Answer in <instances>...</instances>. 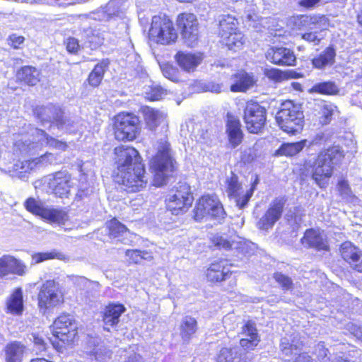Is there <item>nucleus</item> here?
Returning a JSON list of instances; mask_svg holds the SVG:
<instances>
[{
	"label": "nucleus",
	"instance_id": "f257e3e1",
	"mask_svg": "<svg viewBox=\"0 0 362 362\" xmlns=\"http://www.w3.org/2000/svg\"><path fill=\"white\" fill-rule=\"evenodd\" d=\"M117 156V173L116 182L125 187V190L136 192L146 187L148 177L139 152L130 146L115 148Z\"/></svg>",
	"mask_w": 362,
	"mask_h": 362
},
{
	"label": "nucleus",
	"instance_id": "f03ea898",
	"mask_svg": "<svg viewBox=\"0 0 362 362\" xmlns=\"http://www.w3.org/2000/svg\"><path fill=\"white\" fill-rule=\"evenodd\" d=\"M156 149V153L151 158L149 165L153 174V185L160 187L165 184L168 177L175 170L176 162L166 137L157 141Z\"/></svg>",
	"mask_w": 362,
	"mask_h": 362
},
{
	"label": "nucleus",
	"instance_id": "7ed1b4c3",
	"mask_svg": "<svg viewBox=\"0 0 362 362\" xmlns=\"http://www.w3.org/2000/svg\"><path fill=\"white\" fill-rule=\"evenodd\" d=\"M43 146L61 151H65L68 148L66 142L49 136L42 129L31 127L27 134L22 135L15 142L14 151L23 155H34Z\"/></svg>",
	"mask_w": 362,
	"mask_h": 362
},
{
	"label": "nucleus",
	"instance_id": "20e7f679",
	"mask_svg": "<svg viewBox=\"0 0 362 362\" xmlns=\"http://www.w3.org/2000/svg\"><path fill=\"white\" fill-rule=\"evenodd\" d=\"M341 154L337 147L320 152L313 161L305 162V168H312V177L320 187H325L327 180L332 177L334 161L339 160Z\"/></svg>",
	"mask_w": 362,
	"mask_h": 362
},
{
	"label": "nucleus",
	"instance_id": "39448f33",
	"mask_svg": "<svg viewBox=\"0 0 362 362\" xmlns=\"http://www.w3.org/2000/svg\"><path fill=\"white\" fill-rule=\"evenodd\" d=\"M304 115L301 106L288 100L282 104L276 116L279 127L285 132L295 134L302 130Z\"/></svg>",
	"mask_w": 362,
	"mask_h": 362
},
{
	"label": "nucleus",
	"instance_id": "423d86ee",
	"mask_svg": "<svg viewBox=\"0 0 362 362\" xmlns=\"http://www.w3.org/2000/svg\"><path fill=\"white\" fill-rule=\"evenodd\" d=\"M148 36L151 41L168 45L176 42L178 33L173 22L168 16L158 15L152 18Z\"/></svg>",
	"mask_w": 362,
	"mask_h": 362
},
{
	"label": "nucleus",
	"instance_id": "0eeeda50",
	"mask_svg": "<svg viewBox=\"0 0 362 362\" xmlns=\"http://www.w3.org/2000/svg\"><path fill=\"white\" fill-rule=\"evenodd\" d=\"M194 214L196 221H200L204 218H209L219 223L226 216L222 203L215 194H206L200 197L196 204Z\"/></svg>",
	"mask_w": 362,
	"mask_h": 362
},
{
	"label": "nucleus",
	"instance_id": "6e6552de",
	"mask_svg": "<svg viewBox=\"0 0 362 362\" xmlns=\"http://www.w3.org/2000/svg\"><path fill=\"white\" fill-rule=\"evenodd\" d=\"M53 336L63 344H71L77 336V325L74 317L70 315H62L53 322L52 326ZM52 345L59 349L62 346L56 340L50 339Z\"/></svg>",
	"mask_w": 362,
	"mask_h": 362
},
{
	"label": "nucleus",
	"instance_id": "1a4fd4ad",
	"mask_svg": "<svg viewBox=\"0 0 362 362\" xmlns=\"http://www.w3.org/2000/svg\"><path fill=\"white\" fill-rule=\"evenodd\" d=\"M192 202L191 188L186 182H179L170 191L165 199L168 210L175 215L187 211Z\"/></svg>",
	"mask_w": 362,
	"mask_h": 362
},
{
	"label": "nucleus",
	"instance_id": "9d476101",
	"mask_svg": "<svg viewBox=\"0 0 362 362\" xmlns=\"http://www.w3.org/2000/svg\"><path fill=\"white\" fill-rule=\"evenodd\" d=\"M139 117L129 112H121L115 119V136L118 141H133L139 134Z\"/></svg>",
	"mask_w": 362,
	"mask_h": 362
},
{
	"label": "nucleus",
	"instance_id": "9b49d317",
	"mask_svg": "<svg viewBox=\"0 0 362 362\" xmlns=\"http://www.w3.org/2000/svg\"><path fill=\"white\" fill-rule=\"evenodd\" d=\"M35 113L43 124L45 122L50 123L51 129H54L57 127L59 130L69 133L75 131L71 128L73 125L69 119L64 118L62 110L54 105H49L40 107L36 109Z\"/></svg>",
	"mask_w": 362,
	"mask_h": 362
},
{
	"label": "nucleus",
	"instance_id": "f8f14e48",
	"mask_svg": "<svg viewBox=\"0 0 362 362\" xmlns=\"http://www.w3.org/2000/svg\"><path fill=\"white\" fill-rule=\"evenodd\" d=\"M45 184H47L49 192L61 198L68 197L76 185L75 180L66 171H59L48 175L45 178Z\"/></svg>",
	"mask_w": 362,
	"mask_h": 362
},
{
	"label": "nucleus",
	"instance_id": "ddd939ff",
	"mask_svg": "<svg viewBox=\"0 0 362 362\" xmlns=\"http://www.w3.org/2000/svg\"><path fill=\"white\" fill-rule=\"evenodd\" d=\"M244 119L247 130L252 134H257L265 124L266 109L257 102L249 101L244 110Z\"/></svg>",
	"mask_w": 362,
	"mask_h": 362
},
{
	"label": "nucleus",
	"instance_id": "4468645a",
	"mask_svg": "<svg viewBox=\"0 0 362 362\" xmlns=\"http://www.w3.org/2000/svg\"><path fill=\"white\" fill-rule=\"evenodd\" d=\"M176 23L185 44L194 47L199 37V23L196 16L191 13H180L177 17Z\"/></svg>",
	"mask_w": 362,
	"mask_h": 362
},
{
	"label": "nucleus",
	"instance_id": "2eb2a0df",
	"mask_svg": "<svg viewBox=\"0 0 362 362\" xmlns=\"http://www.w3.org/2000/svg\"><path fill=\"white\" fill-rule=\"evenodd\" d=\"M64 302L63 294L58 284L49 280L44 283L38 294V305L40 309L54 308Z\"/></svg>",
	"mask_w": 362,
	"mask_h": 362
},
{
	"label": "nucleus",
	"instance_id": "dca6fc26",
	"mask_svg": "<svg viewBox=\"0 0 362 362\" xmlns=\"http://www.w3.org/2000/svg\"><path fill=\"white\" fill-rule=\"evenodd\" d=\"M256 185L257 182H255L250 189L245 191L239 183L238 177L233 174L226 179V192L228 197L234 199L236 206L242 209L252 196Z\"/></svg>",
	"mask_w": 362,
	"mask_h": 362
},
{
	"label": "nucleus",
	"instance_id": "f3484780",
	"mask_svg": "<svg viewBox=\"0 0 362 362\" xmlns=\"http://www.w3.org/2000/svg\"><path fill=\"white\" fill-rule=\"evenodd\" d=\"M285 202L282 198H276L273 200L257 223V227L261 230L268 231L272 229L275 223L281 218Z\"/></svg>",
	"mask_w": 362,
	"mask_h": 362
},
{
	"label": "nucleus",
	"instance_id": "a211bd4d",
	"mask_svg": "<svg viewBox=\"0 0 362 362\" xmlns=\"http://www.w3.org/2000/svg\"><path fill=\"white\" fill-rule=\"evenodd\" d=\"M213 243L219 248L225 250H235L238 253L243 255H250L252 250L253 245L246 240L237 237L231 242L226 240L222 236L214 235Z\"/></svg>",
	"mask_w": 362,
	"mask_h": 362
},
{
	"label": "nucleus",
	"instance_id": "6ab92c4d",
	"mask_svg": "<svg viewBox=\"0 0 362 362\" xmlns=\"http://www.w3.org/2000/svg\"><path fill=\"white\" fill-rule=\"evenodd\" d=\"M266 58L271 63L279 66H293L296 57L292 50L286 47H271L266 53Z\"/></svg>",
	"mask_w": 362,
	"mask_h": 362
},
{
	"label": "nucleus",
	"instance_id": "aec40b11",
	"mask_svg": "<svg viewBox=\"0 0 362 362\" xmlns=\"http://www.w3.org/2000/svg\"><path fill=\"white\" fill-rule=\"evenodd\" d=\"M302 244L308 247L314 248L317 250H329L327 238L323 230L320 229H308L305 231L301 239Z\"/></svg>",
	"mask_w": 362,
	"mask_h": 362
},
{
	"label": "nucleus",
	"instance_id": "412c9836",
	"mask_svg": "<svg viewBox=\"0 0 362 362\" xmlns=\"http://www.w3.org/2000/svg\"><path fill=\"white\" fill-rule=\"evenodd\" d=\"M291 23L299 29L309 28L310 30H325L327 25V18L325 16H298L293 17Z\"/></svg>",
	"mask_w": 362,
	"mask_h": 362
},
{
	"label": "nucleus",
	"instance_id": "4be33fe9",
	"mask_svg": "<svg viewBox=\"0 0 362 362\" xmlns=\"http://www.w3.org/2000/svg\"><path fill=\"white\" fill-rule=\"evenodd\" d=\"M25 269L24 264L11 255H5L0 257V277L11 274L22 276L25 274Z\"/></svg>",
	"mask_w": 362,
	"mask_h": 362
},
{
	"label": "nucleus",
	"instance_id": "5701e85b",
	"mask_svg": "<svg viewBox=\"0 0 362 362\" xmlns=\"http://www.w3.org/2000/svg\"><path fill=\"white\" fill-rule=\"evenodd\" d=\"M175 59L179 66L185 71L194 72L203 60L201 53L178 52Z\"/></svg>",
	"mask_w": 362,
	"mask_h": 362
},
{
	"label": "nucleus",
	"instance_id": "b1692460",
	"mask_svg": "<svg viewBox=\"0 0 362 362\" xmlns=\"http://www.w3.org/2000/svg\"><path fill=\"white\" fill-rule=\"evenodd\" d=\"M110 237L116 239L123 244H130L136 235L131 233L124 225L116 219L111 220L108 223Z\"/></svg>",
	"mask_w": 362,
	"mask_h": 362
},
{
	"label": "nucleus",
	"instance_id": "393cba45",
	"mask_svg": "<svg viewBox=\"0 0 362 362\" xmlns=\"http://www.w3.org/2000/svg\"><path fill=\"white\" fill-rule=\"evenodd\" d=\"M243 337L240 340V346L245 350H252L259 341V336L254 323L247 322L243 327Z\"/></svg>",
	"mask_w": 362,
	"mask_h": 362
},
{
	"label": "nucleus",
	"instance_id": "a878e982",
	"mask_svg": "<svg viewBox=\"0 0 362 362\" xmlns=\"http://www.w3.org/2000/svg\"><path fill=\"white\" fill-rule=\"evenodd\" d=\"M230 275V267L225 260L212 263L206 271V277L210 281H221Z\"/></svg>",
	"mask_w": 362,
	"mask_h": 362
},
{
	"label": "nucleus",
	"instance_id": "bb28decb",
	"mask_svg": "<svg viewBox=\"0 0 362 362\" xmlns=\"http://www.w3.org/2000/svg\"><path fill=\"white\" fill-rule=\"evenodd\" d=\"M6 313L13 315H21L23 312V295L21 288H15L6 302Z\"/></svg>",
	"mask_w": 362,
	"mask_h": 362
},
{
	"label": "nucleus",
	"instance_id": "cd10ccee",
	"mask_svg": "<svg viewBox=\"0 0 362 362\" xmlns=\"http://www.w3.org/2000/svg\"><path fill=\"white\" fill-rule=\"evenodd\" d=\"M126 310L124 306L122 304H110L107 305L103 313V320L105 324V328L109 330L107 327L116 325L119 321L121 315Z\"/></svg>",
	"mask_w": 362,
	"mask_h": 362
},
{
	"label": "nucleus",
	"instance_id": "c85d7f7f",
	"mask_svg": "<svg viewBox=\"0 0 362 362\" xmlns=\"http://www.w3.org/2000/svg\"><path fill=\"white\" fill-rule=\"evenodd\" d=\"M40 217L47 223L57 226L64 225L69 218L65 211L48 206L45 207Z\"/></svg>",
	"mask_w": 362,
	"mask_h": 362
},
{
	"label": "nucleus",
	"instance_id": "c756f323",
	"mask_svg": "<svg viewBox=\"0 0 362 362\" xmlns=\"http://www.w3.org/2000/svg\"><path fill=\"white\" fill-rule=\"evenodd\" d=\"M226 132L229 142L233 148H235L242 142L243 135L239 119L233 117H228Z\"/></svg>",
	"mask_w": 362,
	"mask_h": 362
},
{
	"label": "nucleus",
	"instance_id": "7c9ffc66",
	"mask_svg": "<svg viewBox=\"0 0 362 362\" xmlns=\"http://www.w3.org/2000/svg\"><path fill=\"white\" fill-rule=\"evenodd\" d=\"M238 21L232 15H223L219 20V35L221 39H228L229 34L238 31Z\"/></svg>",
	"mask_w": 362,
	"mask_h": 362
},
{
	"label": "nucleus",
	"instance_id": "2f4dec72",
	"mask_svg": "<svg viewBox=\"0 0 362 362\" xmlns=\"http://www.w3.org/2000/svg\"><path fill=\"white\" fill-rule=\"evenodd\" d=\"M234 83L230 86L233 92H245L255 83L253 77L245 71H240L234 75Z\"/></svg>",
	"mask_w": 362,
	"mask_h": 362
},
{
	"label": "nucleus",
	"instance_id": "473e14b6",
	"mask_svg": "<svg viewBox=\"0 0 362 362\" xmlns=\"http://www.w3.org/2000/svg\"><path fill=\"white\" fill-rule=\"evenodd\" d=\"M144 116L146 125L151 130H154L165 120V115L163 112L149 107L144 109Z\"/></svg>",
	"mask_w": 362,
	"mask_h": 362
},
{
	"label": "nucleus",
	"instance_id": "72a5a7b5",
	"mask_svg": "<svg viewBox=\"0 0 362 362\" xmlns=\"http://www.w3.org/2000/svg\"><path fill=\"white\" fill-rule=\"evenodd\" d=\"M197 329V320L190 316L182 318L180 326V336L184 342L188 343Z\"/></svg>",
	"mask_w": 362,
	"mask_h": 362
},
{
	"label": "nucleus",
	"instance_id": "f704fd0d",
	"mask_svg": "<svg viewBox=\"0 0 362 362\" xmlns=\"http://www.w3.org/2000/svg\"><path fill=\"white\" fill-rule=\"evenodd\" d=\"M24 349V346L17 341L7 344L5 349L6 361L21 362Z\"/></svg>",
	"mask_w": 362,
	"mask_h": 362
},
{
	"label": "nucleus",
	"instance_id": "c9c22d12",
	"mask_svg": "<svg viewBox=\"0 0 362 362\" xmlns=\"http://www.w3.org/2000/svg\"><path fill=\"white\" fill-rule=\"evenodd\" d=\"M17 78L28 85L35 86L40 81V71L33 66H24L18 71Z\"/></svg>",
	"mask_w": 362,
	"mask_h": 362
},
{
	"label": "nucleus",
	"instance_id": "e433bc0d",
	"mask_svg": "<svg viewBox=\"0 0 362 362\" xmlns=\"http://www.w3.org/2000/svg\"><path fill=\"white\" fill-rule=\"evenodd\" d=\"M335 55V50L332 47H327L319 56L312 60L313 65L319 69L330 66L334 62Z\"/></svg>",
	"mask_w": 362,
	"mask_h": 362
},
{
	"label": "nucleus",
	"instance_id": "4c0bfd02",
	"mask_svg": "<svg viewBox=\"0 0 362 362\" xmlns=\"http://www.w3.org/2000/svg\"><path fill=\"white\" fill-rule=\"evenodd\" d=\"M306 143L305 139L295 143H284L276 151V155L293 156L303 150Z\"/></svg>",
	"mask_w": 362,
	"mask_h": 362
},
{
	"label": "nucleus",
	"instance_id": "58836bf2",
	"mask_svg": "<svg viewBox=\"0 0 362 362\" xmlns=\"http://www.w3.org/2000/svg\"><path fill=\"white\" fill-rule=\"evenodd\" d=\"M216 362H246L235 349L222 348L216 355Z\"/></svg>",
	"mask_w": 362,
	"mask_h": 362
},
{
	"label": "nucleus",
	"instance_id": "ea45409f",
	"mask_svg": "<svg viewBox=\"0 0 362 362\" xmlns=\"http://www.w3.org/2000/svg\"><path fill=\"white\" fill-rule=\"evenodd\" d=\"M228 37V41L225 39H221V41L228 49L237 52L243 48L245 40L243 34L240 30L229 34Z\"/></svg>",
	"mask_w": 362,
	"mask_h": 362
},
{
	"label": "nucleus",
	"instance_id": "a19ab883",
	"mask_svg": "<svg viewBox=\"0 0 362 362\" xmlns=\"http://www.w3.org/2000/svg\"><path fill=\"white\" fill-rule=\"evenodd\" d=\"M37 165L35 158L23 161L18 160L13 165L12 170L10 172H13L15 175L22 179L25 177V173L32 171Z\"/></svg>",
	"mask_w": 362,
	"mask_h": 362
},
{
	"label": "nucleus",
	"instance_id": "79ce46f5",
	"mask_svg": "<svg viewBox=\"0 0 362 362\" xmlns=\"http://www.w3.org/2000/svg\"><path fill=\"white\" fill-rule=\"evenodd\" d=\"M108 64L109 62L107 60H103L95 66L93 70L88 76V82L90 85L92 86H98L100 83Z\"/></svg>",
	"mask_w": 362,
	"mask_h": 362
},
{
	"label": "nucleus",
	"instance_id": "37998d69",
	"mask_svg": "<svg viewBox=\"0 0 362 362\" xmlns=\"http://www.w3.org/2000/svg\"><path fill=\"white\" fill-rule=\"evenodd\" d=\"M53 259L65 261L67 257L64 254L54 250L49 252H37L32 255V264H39Z\"/></svg>",
	"mask_w": 362,
	"mask_h": 362
},
{
	"label": "nucleus",
	"instance_id": "c03bdc74",
	"mask_svg": "<svg viewBox=\"0 0 362 362\" xmlns=\"http://www.w3.org/2000/svg\"><path fill=\"white\" fill-rule=\"evenodd\" d=\"M361 250L355 247L351 242H345L341 244L340 252L342 258L350 265L351 262L356 258Z\"/></svg>",
	"mask_w": 362,
	"mask_h": 362
},
{
	"label": "nucleus",
	"instance_id": "a18cd8bd",
	"mask_svg": "<svg viewBox=\"0 0 362 362\" xmlns=\"http://www.w3.org/2000/svg\"><path fill=\"white\" fill-rule=\"evenodd\" d=\"M127 7V0H110L107 6L105 12L109 16H119Z\"/></svg>",
	"mask_w": 362,
	"mask_h": 362
},
{
	"label": "nucleus",
	"instance_id": "49530a36",
	"mask_svg": "<svg viewBox=\"0 0 362 362\" xmlns=\"http://www.w3.org/2000/svg\"><path fill=\"white\" fill-rule=\"evenodd\" d=\"M337 187L341 196L346 202L353 204H356L358 202V199L353 194L346 180H339Z\"/></svg>",
	"mask_w": 362,
	"mask_h": 362
},
{
	"label": "nucleus",
	"instance_id": "de8ad7c7",
	"mask_svg": "<svg viewBox=\"0 0 362 362\" xmlns=\"http://www.w3.org/2000/svg\"><path fill=\"white\" fill-rule=\"evenodd\" d=\"M24 206L28 211L40 217L47 206H45L40 200L30 197L24 202Z\"/></svg>",
	"mask_w": 362,
	"mask_h": 362
},
{
	"label": "nucleus",
	"instance_id": "09e8293b",
	"mask_svg": "<svg viewBox=\"0 0 362 362\" xmlns=\"http://www.w3.org/2000/svg\"><path fill=\"white\" fill-rule=\"evenodd\" d=\"M126 256L130 262L135 264L140 263L142 259L151 260L153 259L150 252L138 250H127Z\"/></svg>",
	"mask_w": 362,
	"mask_h": 362
},
{
	"label": "nucleus",
	"instance_id": "8fccbe9b",
	"mask_svg": "<svg viewBox=\"0 0 362 362\" xmlns=\"http://www.w3.org/2000/svg\"><path fill=\"white\" fill-rule=\"evenodd\" d=\"M310 92L331 95L337 92V88L332 82H323L313 86L310 89Z\"/></svg>",
	"mask_w": 362,
	"mask_h": 362
},
{
	"label": "nucleus",
	"instance_id": "3c124183",
	"mask_svg": "<svg viewBox=\"0 0 362 362\" xmlns=\"http://www.w3.org/2000/svg\"><path fill=\"white\" fill-rule=\"evenodd\" d=\"M264 74L270 80L275 82H280L285 79L284 71L274 68H265Z\"/></svg>",
	"mask_w": 362,
	"mask_h": 362
},
{
	"label": "nucleus",
	"instance_id": "603ef678",
	"mask_svg": "<svg viewBox=\"0 0 362 362\" xmlns=\"http://www.w3.org/2000/svg\"><path fill=\"white\" fill-rule=\"evenodd\" d=\"M94 356L96 361L99 362H108L112 356V352L104 346L95 349Z\"/></svg>",
	"mask_w": 362,
	"mask_h": 362
},
{
	"label": "nucleus",
	"instance_id": "864d4df0",
	"mask_svg": "<svg viewBox=\"0 0 362 362\" xmlns=\"http://www.w3.org/2000/svg\"><path fill=\"white\" fill-rule=\"evenodd\" d=\"M146 98L150 100H160L164 95L165 90L159 86H153L149 88L148 91H146Z\"/></svg>",
	"mask_w": 362,
	"mask_h": 362
},
{
	"label": "nucleus",
	"instance_id": "5fc2aeb1",
	"mask_svg": "<svg viewBox=\"0 0 362 362\" xmlns=\"http://www.w3.org/2000/svg\"><path fill=\"white\" fill-rule=\"evenodd\" d=\"M336 107L332 104L325 105L321 110L320 122L322 124H327L331 121L332 116Z\"/></svg>",
	"mask_w": 362,
	"mask_h": 362
},
{
	"label": "nucleus",
	"instance_id": "6e6d98bb",
	"mask_svg": "<svg viewBox=\"0 0 362 362\" xmlns=\"http://www.w3.org/2000/svg\"><path fill=\"white\" fill-rule=\"evenodd\" d=\"M281 349L283 353L287 356L291 354H297L296 352L293 353V351H297L298 346L296 344H290L288 339L284 337L281 341Z\"/></svg>",
	"mask_w": 362,
	"mask_h": 362
},
{
	"label": "nucleus",
	"instance_id": "4d7b16f0",
	"mask_svg": "<svg viewBox=\"0 0 362 362\" xmlns=\"http://www.w3.org/2000/svg\"><path fill=\"white\" fill-rule=\"evenodd\" d=\"M103 37L100 36L98 31L92 32L91 35L88 36V42L92 49H95L103 43Z\"/></svg>",
	"mask_w": 362,
	"mask_h": 362
},
{
	"label": "nucleus",
	"instance_id": "13d9d810",
	"mask_svg": "<svg viewBox=\"0 0 362 362\" xmlns=\"http://www.w3.org/2000/svg\"><path fill=\"white\" fill-rule=\"evenodd\" d=\"M274 279L284 289L289 290L292 288V281L288 276L281 273H276L274 274Z\"/></svg>",
	"mask_w": 362,
	"mask_h": 362
},
{
	"label": "nucleus",
	"instance_id": "bf43d9fd",
	"mask_svg": "<svg viewBox=\"0 0 362 362\" xmlns=\"http://www.w3.org/2000/svg\"><path fill=\"white\" fill-rule=\"evenodd\" d=\"M163 76L171 80L172 81H177L178 76L177 75V71L172 66H165L162 68Z\"/></svg>",
	"mask_w": 362,
	"mask_h": 362
},
{
	"label": "nucleus",
	"instance_id": "052dcab7",
	"mask_svg": "<svg viewBox=\"0 0 362 362\" xmlns=\"http://www.w3.org/2000/svg\"><path fill=\"white\" fill-rule=\"evenodd\" d=\"M36 161H37V165H45L47 163H52L57 160V157L54 154L52 153H45L44 155L40 157L35 158Z\"/></svg>",
	"mask_w": 362,
	"mask_h": 362
},
{
	"label": "nucleus",
	"instance_id": "680f3d73",
	"mask_svg": "<svg viewBox=\"0 0 362 362\" xmlns=\"http://www.w3.org/2000/svg\"><path fill=\"white\" fill-rule=\"evenodd\" d=\"M23 42L24 37L16 34L10 35L8 38V44L14 49L21 48V45H23Z\"/></svg>",
	"mask_w": 362,
	"mask_h": 362
},
{
	"label": "nucleus",
	"instance_id": "e2e57ef3",
	"mask_svg": "<svg viewBox=\"0 0 362 362\" xmlns=\"http://www.w3.org/2000/svg\"><path fill=\"white\" fill-rule=\"evenodd\" d=\"M302 38L308 42L313 43L314 45L319 44L321 40V37H319L317 35L316 31L304 33L302 35Z\"/></svg>",
	"mask_w": 362,
	"mask_h": 362
},
{
	"label": "nucleus",
	"instance_id": "0e129e2a",
	"mask_svg": "<svg viewBox=\"0 0 362 362\" xmlns=\"http://www.w3.org/2000/svg\"><path fill=\"white\" fill-rule=\"evenodd\" d=\"M79 48L78 42L76 38L69 37L66 42V49L71 53H75Z\"/></svg>",
	"mask_w": 362,
	"mask_h": 362
},
{
	"label": "nucleus",
	"instance_id": "69168bd1",
	"mask_svg": "<svg viewBox=\"0 0 362 362\" xmlns=\"http://www.w3.org/2000/svg\"><path fill=\"white\" fill-rule=\"evenodd\" d=\"M350 267L354 270L362 273V252L361 251L357 255L356 258L354 259Z\"/></svg>",
	"mask_w": 362,
	"mask_h": 362
},
{
	"label": "nucleus",
	"instance_id": "338daca9",
	"mask_svg": "<svg viewBox=\"0 0 362 362\" xmlns=\"http://www.w3.org/2000/svg\"><path fill=\"white\" fill-rule=\"evenodd\" d=\"M86 177L84 175H82L81 178V184L79 186V188L78 189V192L76 193V195L79 197H82L83 195L84 194H88V189L87 188L86 186H84L83 184V180H86Z\"/></svg>",
	"mask_w": 362,
	"mask_h": 362
},
{
	"label": "nucleus",
	"instance_id": "774afa93",
	"mask_svg": "<svg viewBox=\"0 0 362 362\" xmlns=\"http://www.w3.org/2000/svg\"><path fill=\"white\" fill-rule=\"evenodd\" d=\"M124 362H142V358L136 353L130 354Z\"/></svg>",
	"mask_w": 362,
	"mask_h": 362
}]
</instances>
